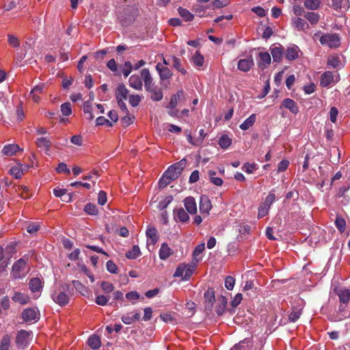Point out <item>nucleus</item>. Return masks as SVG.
<instances>
[{
    "instance_id": "nucleus-16",
    "label": "nucleus",
    "mask_w": 350,
    "mask_h": 350,
    "mask_svg": "<svg viewBox=\"0 0 350 350\" xmlns=\"http://www.w3.org/2000/svg\"><path fill=\"white\" fill-rule=\"evenodd\" d=\"M146 236L149 239L148 243L155 245L159 240V236L157 234V230L156 228L150 226L146 230Z\"/></svg>"
},
{
    "instance_id": "nucleus-39",
    "label": "nucleus",
    "mask_w": 350,
    "mask_h": 350,
    "mask_svg": "<svg viewBox=\"0 0 350 350\" xmlns=\"http://www.w3.org/2000/svg\"><path fill=\"white\" fill-rule=\"evenodd\" d=\"M346 225L345 219L340 215H337L335 219V226L340 233L344 232Z\"/></svg>"
},
{
    "instance_id": "nucleus-12",
    "label": "nucleus",
    "mask_w": 350,
    "mask_h": 350,
    "mask_svg": "<svg viewBox=\"0 0 350 350\" xmlns=\"http://www.w3.org/2000/svg\"><path fill=\"white\" fill-rule=\"evenodd\" d=\"M282 107L288 109L293 114H297L299 111L297 103L291 98H285L282 101L280 109Z\"/></svg>"
},
{
    "instance_id": "nucleus-41",
    "label": "nucleus",
    "mask_w": 350,
    "mask_h": 350,
    "mask_svg": "<svg viewBox=\"0 0 350 350\" xmlns=\"http://www.w3.org/2000/svg\"><path fill=\"white\" fill-rule=\"evenodd\" d=\"M151 100L154 101H160L163 98V94L161 88L156 87L154 90H152L150 92Z\"/></svg>"
},
{
    "instance_id": "nucleus-55",
    "label": "nucleus",
    "mask_w": 350,
    "mask_h": 350,
    "mask_svg": "<svg viewBox=\"0 0 350 350\" xmlns=\"http://www.w3.org/2000/svg\"><path fill=\"white\" fill-rule=\"evenodd\" d=\"M228 3V0H214L211 2V5L213 9L221 8L226 7Z\"/></svg>"
},
{
    "instance_id": "nucleus-59",
    "label": "nucleus",
    "mask_w": 350,
    "mask_h": 350,
    "mask_svg": "<svg viewBox=\"0 0 350 350\" xmlns=\"http://www.w3.org/2000/svg\"><path fill=\"white\" fill-rule=\"evenodd\" d=\"M100 287L103 291L107 293H111L114 290L113 285L109 282H102L100 284Z\"/></svg>"
},
{
    "instance_id": "nucleus-35",
    "label": "nucleus",
    "mask_w": 350,
    "mask_h": 350,
    "mask_svg": "<svg viewBox=\"0 0 350 350\" xmlns=\"http://www.w3.org/2000/svg\"><path fill=\"white\" fill-rule=\"evenodd\" d=\"M256 121V114H252L249 118H247L240 126V129L246 131L253 126Z\"/></svg>"
},
{
    "instance_id": "nucleus-9",
    "label": "nucleus",
    "mask_w": 350,
    "mask_h": 350,
    "mask_svg": "<svg viewBox=\"0 0 350 350\" xmlns=\"http://www.w3.org/2000/svg\"><path fill=\"white\" fill-rule=\"evenodd\" d=\"M29 337V332L26 330L21 329L20 330L16 337V344L22 348L27 347L28 345Z\"/></svg>"
},
{
    "instance_id": "nucleus-11",
    "label": "nucleus",
    "mask_w": 350,
    "mask_h": 350,
    "mask_svg": "<svg viewBox=\"0 0 350 350\" xmlns=\"http://www.w3.org/2000/svg\"><path fill=\"white\" fill-rule=\"evenodd\" d=\"M156 70H157L161 81L168 79L172 76V72L171 70L167 67H165L161 63H157Z\"/></svg>"
},
{
    "instance_id": "nucleus-64",
    "label": "nucleus",
    "mask_w": 350,
    "mask_h": 350,
    "mask_svg": "<svg viewBox=\"0 0 350 350\" xmlns=\"http://www.w3.org/2000/svg\"><path fill=\"white\" fill-rule=\"evenodd\" d=\"M107 269L109 273H116L118 267L112 260H108L106 264Z\"/></svg>"
},
{
    "instance_id": "nucleus-15",
    "label": "nucleus",
    "mask_w": 350,
    "mask_h": 350,
    "mask_svg": "<svg viewBox=\"0 0 350 350\" xmlns=\"http://www.w3.org/2000/svg\"><path fill=\"white\" fill-rule=\"evenodd\" d=\"M129 85L137 90H141L142 89L143 83L141 75H133L129 79Z\"/></svg>"
},
{
    "instance_id": "nucleus-34",
    "label": "nucleus",
    "mask_w": 350,
    "mask_h": 350,
    "mask_svg": "<svg viewBox=\"0 0 350 350\" xmlns=\"http://www.w3.org/2000/svg\"><path fill=\"white\" fill-rule=\"evenodd\" d=\"M38 147L41 148L42 151H48L51 146V142L46 137L38 138L36 142Z\"/></svg>"
},
{
    "instance_id": "nucleus-29",
    "label": "nucleus",
    "mask_w": 350,
    "mask_h": 350,
    "mask_svg": "<svg viewBox=\"0 0 350 350\" xmlns=\"http://www.w3.org/2000/svg\"><path fill=\"white\" fill-rule=\"evenodd\" d=\"M184 96V92L183 90H178L176 94H173L171 96L170 102L167 105V108L169 109H175L178 105V100Z\"/></svg>"
},
{
    "instance_id": "nucleus-32",
    "label": "nucleus",
    "mask_w": 350,
    "mask_h": 350,
    "mask_svg": "<svg viewBox=\"0 0 350 350\" xmlns=\"http://www.w3.org/2000/svg\"><path fill=\"white\" fill-rule=\"evenodd\" d=\"M12 299L14 301L23 305L27 304L29 300V297L27 295L20 292H16L12 297Z\"/></svg>"
},
{
    "instance_id": "nucleus-46",
    "label": "nucleus",
    "mask_w": 350,
    "mask_h": 350,
    "mask_svg": "<svg viewBox=\"0 0 350 350\" xmlns=\"http://www.w3.org/2000/svg\"><path fill=\"white\" fill-rule=\"evenodd\" d=\"M172 64L173 67L178 72H180L181 74L185 75L187 73V70L182 67L181 61L179 58L176 57V56H173Z\"/></svg>"
},
{
    "instance_id": "nucleus-20",
    "label": "nucleus",
    "mask_w": 350,
    "mask_h": 350,
    "mask_svg": "<svg viewBox=\"0 0 350 350\" xmlns=\"http://www.w3.org/2000/svg\"><path fill=\"white\" fill-rule=\"evenodd\" d=\"M21 166L24 167L23 168H20L17 166H13L9 170V174L13 176L15 178L18 179L22 177L23 174V170H27L29 165H23L21 163Z\"/></svg>"
},
{
    "instance_id": "nucleus-4",
    "label": "nucleus",
    "mask_w": 350,
    "mask_h": 350,
    "mask_svg": "<svg viewBox=\"0 0 350 350\" xmlns=\"http://www.w3.org/2000/svg\"><path fill=\"white\" fill-rule=\"evenodd\" d=\"M71 290L72 288L68 284H63L61 291L52 295V299L58 305L61 306H66L69 303Z\"/></svg>"
},
{
    "instance_id": "nucleus-6",
    "label": "nucleus",
    "mask_w": 350,
    "mask_h": 350,
    "mask_svg": "<svg viewBox=\"0 0 350 350\" xmlns=\"http://www.w3.org/2000/svg\"><path fill=\"white\" fill-rule=\"evenodd\" d=\"M204 310L207 312H211L215 302V290L213 288L208 287L204 294Z\"/></svg>"
},
{
    "instance_id": "nucleus-63",
    "label": "nucleus",
    "mask_w": 350,
    "mask_h": 350,
    "mask_svg": "<svg viewBox=\"0 0 350 350\" xmlns=\"http://www.w3.org/2000/svg\"><path fill=\"white\" fill-rule=\"evenodd\" d=\"M109 301V299L105 295H98L96 297L95 302L100 306H105L107 305V302Z\"/></svg>"
},
{
    "instance_id": "nucleus-43",
    "label": "nucleus",
    "mask_w": 350,
    "mask_h": 350,
    "mask_svg": "<svg viewBox=\"0 0 350 350\" xmlns=\"http://www.w3.org/2000/svg\"><path fill=\"white\" fill-rule=\"evenodd\" d=\"M11 337L8 334L4 335L1 340L0 350H10Z\"/></svg>"
},
{
    "instance_id": "nucleus-49",
    "label": "nucleus",
    "mask_w": 350,
    "mask_h": 350,
    "mask_svg": "<svg viewBox=\"0 0 350 350\" xmlns=\"http://www.w3.org/2000/svg\"><path fill=\"white\" fill-rule=\"evenodd\" d=\"M16 191L19 193L21 197L25 200L29 199L31 194H29V189L25 185L18 186Z\"/></svg>"
},
{
    "instance_id": "nucleus-27",
    "label": "nucleus",
    "mask_w": 350,
    "mask_h": 350,
    "mask_svg": "<svg viewBox=\"0 0 350 350\" xmlns=\"http://www.w3.org/2000/svg\"><path fill=\"white\" fill-rule=\"evenodd\" d=\"M302 314V308L293 307L292 311L288 314V321L291 323H295Z\"/></svg>"
},
{
    "instance_id": "nucleus-33",
    "label": "nucleus",
    "mask_w": 350,
    "mask_h": 350,
    "mask_svg": "<svg viewBox=\"0 0 350 350\" xmlns=\"http://www.w3.org/2000/svg\"><path fill=\"white\" fill-rule=\"evenodd\" d=\"M29 288L33 292H38L42 288V282L38 278H33L29 281Z\"/></svg>"
},
{
    "instance_id": "nucleus-50",
    "label": "nucleus",
    "mask_w": 350,
    "mask_h": 350,
    "mask_svg": "<svg viewBox=\"0 0 350 350\" xmlns=\"http://www.w3.org/2000/svg\"><path fill=\"white\" fill-rule=\"evenodd\" d=\"M204 250H205V245H204V243H201V244L198 245L195 247L194 250L193 251V253H192L193 259H192V260H193V262H196V260H198L197 258V256H199L201 253H202Z\"/></svg>"
},
{
    "instance_id": "nucleus-52",
    "label": "nucleus",
    "mask_w": 350,
    "mask_h": 350,
    "mask_svg": "<svg viewBox=\"0 0 350 350\" xmlns=\"http://www.w3.org/2000/svg\"><path fill=\"white\" fill-rule=\"evenodd\" d=\"M61 111L65 116H68L72 113L71 104L69 102L63 103L61 105Z\"/></svg>"
},
{
    "instance_id": "nucleus-42",
    "label": "nucleus",
    "mask_w": 350,
    "mask_h": 350,
    "mask_svg": "<svg viewBox=\"0 0 350 350\" xmlns=\"http://www.w3.org/2000/svg\"><path fill=\"white\" fill-rule=\"evenodd\" d=\"M178 12L180 16L183 18L185 21H191L194 18L193 14L185 8L180 7L178 9Z\"/></svg>"
},
{
    "instance_id": "nucleus-14",
    "label": "nucleus",
    "mask_w": 350,
    "mask_h": 350,
    "mask_svg": "<svg viewBox=\"0 0 350 350\" xmlns=\"http://www.w3.org/2000/svg\"><path fill=\"white\" fill-rule=\"evenodd\" d=\"M26 265L27 260L24 258H21L14 262L12 266V271L15 274H18L15 277H20L21 273L25 271Z\"/></svg>"
},
{
    "instance_id": "nucleus-37",
    "label": "nucleus",
    "mask_w": 350,
    "mask_h": 350,
    "mask_svg": "<svg viewBox=\"0 0 350 350\" xmlns=\"http://www.w3.org/2000/svg\"><path fill=\"white\" fill-rule=\"evenodd\" d=\"M209 180L211 183L216 186H221L224 183L223 180L219 177H216V172L213 170H209L208 172Z\"/></svg>"
},
{
    "instance_id": "nucleus-47",
    "label": "nucleus",
    "mask_w": 350,
    "mask_h": 350,
    "mask_svg": "<svg viewBox=\"0 0 350 350\" xmlns=\"http://www.w3.org/2000/svg\"><path fill=\"white\" fill-rule=\"evenodd\" d=\"M340 302L347 304L350 299V291L347 289L340 290L338 293Z\"/></svg>"
},
{
    "instance_id": "nucleus-17",
    "label": "nucleus",
    "mask_w": 350,
    "mask_h": 350,
    "mask_svg": "<svg viewBox=\"0 0 350 350\" xmlns=\"http://www.w3.org/2000/svg\"><path fill=\"white\" fill-rule=\"evenodd\" d=\"M227 301V298L225 296L221 295L218 297V304L215 308L217 315L221 316L224 314L226 311Z\"/></svg>"
},
{
    "instance_id": "nucleus-18",
    "label": "nucleus",
    "mask_w": 350,
    "mask_h": 350,
    "mask_svg": "<svg viewBox=\"0 0 350 350\" xmlns=\"http://www.w3.org/2000/svg\"><path fill=\"white\" fill-rule=\"evenodd\" d=\"M174 254L173 250L165 243H163L159 250V255L161 260L167 259L171 255Z\"/></svg>"
},
{
    "instance_id": "nucleus-26",
    "label": "nucleus",
    "mask_w": 350,
    "mask_h": 350,
    "mask_svg": "<svg viewBox=\"0 0 350 350\" xmlns=\"http://www.w3.org/2000/svg\"><path fill=\"white\" fill-rule=\"evenodd\" d=\"M271 53L273 57V62H280L283 55V48L282 46H275L271 49Z\"/></svg>"
},
{
    "instance_id": "nucleus-19",
    "label": "nucleus",
    "mask_w": 350,
    "mask_h": 350,
    "mask_svg": "<svg viewBox=\"0 0 350 350\" xmlns=\"http://www.w3.org/2000/svg\"><path fill=\"white\" fill-rule=\"evenodd\" d=\"M333 80L334 76L332 72L326 71L321 75L320 85L322 87H327L333 82Z\"/></svg>"
},
{
    "instance_id": "nucleus-54",
    "label": "nucleus",
    "mask_w": 350,
    "mask_h": 350,
    "mask_svg": "<svg viewBox=\"0 0 350 350\" xmlns=\"http://www.w3.org/2000/svg\"><path fill=\"white\" fill-rule=\"evenodd\" d=\"M133 69L131 62H125L122 67V73L125 77H127Z\"/></svg>"
},
{
    "instance_id": "nucleus-1",
    "label": "nucleus",
    "mask_w": 350,
    "mask_h": 350,
    "mask_svg": "<svg viewBox=\"0 0 350 350\" xmlns=\"http://www.w3.org/2000/svg\"><path fill=\"white\" fill-rule=\"evenodd\" d=\"M186 165V160L182 159L179 162L174 163L164 172L159 181L160 188H164L172 180L178 178Z\"/></svg>"
},
{
    "instance_id": "nucleus-25",
    "label": "nucleus",
    "mask_w": 350,
    "mask_h": 350,
    "mask_svg": "<svg viewBox=\"0 0 350 350\" xmlns=\"http://www.w3.org/2000/svg\"><path fill=\"white\" fill-rule=\"evenodd\" d=\"M88 345L93 350L99 349L101 345L100 337L96 335H92L88 340Z\"/></svg>"
},
{
    "instance_id": "nucleus-56",
    "label": "nucleus",
    "mask_w": 350,
    "mask_h": 350,
    "mask_svg": "<svg viewBox=\"0 0 350 350\" xmlns=\"http://www.w3.org/2000/svg\"><path fill=\"white\" fill-rule=\"evenodd\" d=\"M142 98L139 95L137 94H132L129 96V103L132 107H137L139 105Z\"/></svg>"
},
{
    "instance_id": "nucleus-57",
    "label": "nucleus",
    "mask_w": 350,
    "mask_h": 350,
    "mask_svg": "<svg viewBox=\"0 0 350 350\" xmlns=\"http://www.w3.org/2000/svg\"><path fill=\"white\" fill-rule=\"evenodd\" d=\"M160 318L167 323H172L175 320L174 315L170 312L161 314Z\"/></svg>"
},
{
    "instance_id": "nucleus-36",
    "label": "nucleus",
    "mask_w": 350,
    "mask_h": 350,
    "mask_svg": "<svg viewBox=\"0 0 350 350\" xmlns=\"http://www.w3.org/2000/svg\"><path fill=\"white\" fill-rule=\"evenodd\" d=\"M141 255V251L138 245H133L132 249L128 251L125 256L129 259H136Z\"/></svg>"
},
{
    "instance_id": "nucleus-5",
    "label": "nucleus",
    "mask_w": 350,
    "mask_h": 350,
    "mask_svg": "<svg viewBox=\"0 0 350 350\" xmlns=\"http://www.w3.org/2000/svg\"><path fill=\"white\" fill-rule=\"evenodd\" d=\"M320 42L323 45H328L331 48L340 46V38L337 33H327L320 38Z\"/></svg>"
},
{
    "instance_id": "nucleus-58",
    "label": "nucleus",
    "mask_w": 350,
    "mask_h": 350,
    "mask_svg": "<svg viewBox=\"0 0 350 350\" xmlns=\"http://www.w3.org/2000/svg\"><path fill=\"white\" fill-rule=\"evenodd\" d=\"M8 42L13 47H18L20 46L19 40L14 35L9 34L8 36Z\"/></svg>"
},
{
    "instance_id": "nucleus-3",
    "label": "nucleus",
    "mask_w": 350,
    "mask_h": 350,
    "mask_svg": "<svg viewBox=\"0 0 350 350\" xmlns=\"http://www.w3.org/2000/svg\"><path fill=\"white\" fill-rule=\"evenodd\" d=\"M199 261L200 260H196V262L192 260L190 264L183 263L179 265L174 273V277L181 278L184 280H189Z\"/></svg>"
},
{
    "instance_id": "nucleus-2",
    "label": "nucleus",
    "mask_w": 350,
    "mask_h": 350,
    "mask_svg": "<svg viewBox=\"0 0 350 350\" xmlns=\"http://www.w3.org/2000/svg\"><path fill=\"white\" fill-rule=\"evenodd\" d=\"M138 9L135 5H129L119 12L118 20L124 27L130 25L138 15Z\"/></svg>"
},
{
    "instance_id": "nucleus-51",
    "label": "nucleus",
    "mask_w": 350,
    "mask_h": 350,
    "mask_svg": "<svg viewBox=\"0 0 350 350\" xmlns=\"http://www.w3.org/2000/svg\"><path fill=\"white\" fill-rule=\"evenodd\" d=\"M173 197L172 196H167L164 200L159 202L158 208L159 210H164L172 202Z\"/></svg>"
},
{
    "instance_id": "nucleus-28",
    "label": "nucleus",
    "mask_w": 350,
    "mask_h": 350,
    "mask_svg": "<svg viewBox=\"0 0 350 350\" xmlns=\"http://www.w3.org/2000/svg\"><path fill=\"white\" fill-rule=\"evenodd\" d=\"M259 57L260 62H258V65L262 69L264 68L265 65L271 63V56L267 52H260L259 53Z\"/></svg>"
},
{
    "instance_id": "nucleus-62",
    "label": "nucleus",
    "mask_w": 350,
    "mask_h": 350,
    "mask_svg": "<svg viewBox=\"0 0 350 350\" xmlns=\"http://www.w3.org/2000/svg\"><path fill=\"white\" fill-rule=\"evenodd\" d=\"M56 171L58 173H66L67 174H70V173L69 168H68L67 165L64 163H59L56 168Z\"/></svg>"
},
{
    "instance_id": "nucleus-7",
    "label": "nucleus",
    "mask_w": 350,
    "mask_h": 350,
    "mask_svg": "<svg viewBox=\"0 0 350 350\" xmlns=\"http://www.w3.org/2000/svg\"><path fill=\"white\" fill-rule=\"evenodd\" d=\"M141 77L144 81V88L146 92H150L154 90V86L153 79L148 68H144L141 70Z\"/></svg>"
},
{
    "instance_id": "nucleus-60",
    "label": "nucleus",
    "mask_w": 350,
    "mask_h": 350,
    "mask_svg": "<svg viewBox=\"0 0 350 350\" xmlns=\"http://www.w3.org/2000/svg\"><path fill=\"white\" fill-rule=\"evenodd\" d=\"M235 284V279L232 276H227L225 279V287L231 291L233 289Z\"/></svg>"
},
{
    "instance_id": "nucleus-13",
    "label": "nucleus",
    "mask_w": 350,
    "mask_h": 350,
    "mask_svg": "<svg viewBox=\"0 0 350 350\" xmlns=\"http://www.w3.org/2000/svg\"><path fill=\"white\" fill-rule=\"evenodd\" d=\"M184 205L187 211L190 214H196L197 213V204L195 199L191 197H187L184 200Z\"/></svg>"
},
{
    "instance_id": "nucleus-38",
    "label": "nucleus",
    "mask_w": 350,
    "mask_h": 350,
    "mask_svg": "<svg viewBox=\"0 0 350 350\" xmlns=\"http://www.w3.org/2000/svg\"><path fill=\"white\" fill-rule=\"evenodd\" d=\"M191 61L194 66L200 67L204 64V56L200 53V51H197L192 57Z\"/></svg>"
},
{
    "instance_id": "nucleus-30",
    "label": "nucleus",
    "mask_w": 350,
    "mask_h": 350,
    "mask_svg": "<svg viewBox=\"0 0 350 350\" xmlns=\"http://www.w3.org/2000/svg\"><path fill=\"white\" fill-rule=\"evenodd\" d=\"M293 23L294 27L299 31H306L309 27L308 23L301 18H294Z\"/></svg>"
},
{
    "instance_id": "nucleus-31",
    "label": "nucleus",
    "mask_w": 350,
    "mask_h": 350,
    "mask_svg": "<svg viewBox=\"0 0 350 350\" xmlns=\"http://www.w3.org/2000/svg\"><path fill=\"white\" fill-rule=\"evenodd\" d=\"M298 46L296 45L288 48L285 55L286 58L289 61L295 59L298 57Z\"/></svg>"
},
{
    "instance_id": "nucleus-45",
    "label": "nucleus",
    "mask_w": 350,
    "mask_h": 350,
    "mask_svg": "<svg viewBox=\"0 0 350 350\" xmlns=\"http://www.w3.org/2000/svg\"><path fill=\"white\" fill-rule=\"evenodd\" d=\"M83 211L88 215H96L98 213V210L96 204L92 203H88Z\"/></svg>"
},
{
    "instance_id": "nucleus-48",
    "label": "nucleus",
    "mask_w": 350,
    "mask_h": 350,
    "mask_svg": "<svg viewBox=\"0 0 350 350\" xmlns=\"http://www.w3.org/2000/svg\"><path fill=\"white\" fill-rule=\"evenodd\" d=\"M231 143L232 139L227 135H223L219 139V145L224 149L228 148Z\"/></svg>"
},
{
    "instance_id": "nucleus-23",
    "label": "nucleus",
    "mask_w": 350,
    "mask_h": 350,
    "mask_svg": "<svg viewBox=\"0 0 350 350\" xmlns=\"http://www.w3.org/2000/svg\"><path fill=\"white\" fill-rule=\"evenodd\" d=\"M211 208V204L207 197H201L200 211L202 213L208 214Z\"/></svg>"
},
{
    "instance_id": "nucleus-24",
    "label": "nucleus",
    "mask_w": 350,
    "mask_h": 350,
    "mask_svg": "<svg viewBox=\"0 0 350 350\" xmlns=\"http://www.w3.org/2000/svg\"><path fill=\"white\" fill-rule=\"evenodd\" d=\"M23 148H21L16 144H10L4 146L1 153H17L18 152H23Z\"/></svg>"
},
{
    "instance_id": "nucleus-21",
    "label": "nucleus",
    "mask_w": 350,
    "mask_h": 350,
    "mask_svg": "<svg viewBox=\"0 0 350 350\" xmlns=\"http://www.w3.org/2000/svg\"><path fill=\"white\" fill-rule=\"evenodd\" d=\"M174 213L175 219H178L181 222H186L189 219L188 213L183 209V208L174 209Z\"/></svg>"
},
{
    "instance_id": "nucleus-53",
    "label": "nucleus",
    "mask_w": 350,
    "mask_h": 350,
    "mask_svg": "<svg viewBox=\"0 0 350 350\" xmlns=\"http://www.w3.org/2000/svg\"><path fill=\"white\" fill-rule=\"evenodd\" d=\"M8 261L5 258L2 247L0 248V272L4 271L5 268L7 267Z\"/></svg>"
},
{
    "instance_id": "nucleus-22",
    "label": "nucleus",
    "mask_w": 350,
    "mask_h": 350,
    "mask_svg": "<svg viewBox=\"0 0 350 350\" xmlns=\"http://www.w3.org/2000/svg\"><path fill=\"white\" fill-rule=\"evenodd\" d=\"M129 94V90L124 84H120L117 88L116 93V100H126Z\"/></svg>"
},
{
    "instance_id": "nucleus-8",
    "label": "nucleus",
    "mask_w": 350,
    "mask_h": 350,
    "mask_svg": "<svg viewBox=\"0 0 350 350\" xmlns=\"http://www.w3.org/2000/svg\"><path fill=\"white\" fill-rule=\"evenodd\" d=\"M22 318L26 321H38L40 319L39 311L35 308H29L23 310L22 312Z\"/></svg>"
},
{
    "instance_id": "nucleus-61",
    "label": "nucleus",
    "mask_w": 350,
    "mask_h": 350,
    "mask_svg": "<svg viewBox=\"0 0 350 350\" xmlns=\"http://www.w3.org/2000/svg\"><path fill=\"white\" fill-rule=\"evenodd\" d=\"M96 124L98 126L107 125V126H112V123L109 120L103 116H100L96 118Z\"/></svg>"
},
{
    "instance_id": "nucleus-44",
    "label": "nucleus",
    "mask_w": 350,
    "mask_h": 350,
    "mask_svg": "<svg viewBox=\"0 0 350 350\" xmlns=\"http://www.w3.org/2000/svg\"><path fill=\"white\" fill-rule=\"evenodd\" d=\"M321 4L320 0H305L304 1V6L308 9L312 10H317Z\"/></svg>"
},
{
    "instance_id": "nucleus-40",
    "label": "nucleus",
    "mask_w": 350,
    "mask_h": 350,
    "mask_svg": "<svg viewBox=\"0 0 350 350\" xmlns=\"http://www.w3.org/2000/svg\"><path fill=\"white\" fill-rule=\"evenodd\" d=\"M304 16L312 25L317 24L320 19L319 14L312 12H307Z\"/></svg>"
},
{
    "instance_id": "nucleus-10",
    "label": "nucleus",
    "mask_w": 350,
    "mask_h": 350,
    "mask_svg": "<svg viewBox=\"0 0 350 350\" xmlns=\"http://www.w3.org/2000/svg\"><path fill=\"white\" fill-rule=\"evenodd\" d=\"M254 65L252 57L250 56L247 59H241L237 64V68L244 72H248Z\"/></svg>"
}]
</instances>
